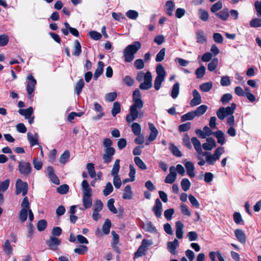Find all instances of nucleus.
Wrapping results in <instances>:
<instances>
[{
  "instance_id": "ea45409f",
  "label": "nucleus",
  "mask_w": 261,
  "mask_h": 261,
  "mask_svg": "<svg viewBox=\"0 0 261 261\" xmlns=\"http://www.w3.org/2000/svg\"><path fill=\"white\" fill-rule=\"evenodd\" d=\"M84 86V82L83 79L80 80L78 82L76 83L75 88L74 91L77 94V95H79L82 91V89Z\"/></svg>"
},
{
  "instance_id": "aec40b11",
  "label": "nucleus",
  "mask_w": 261,
  "mask_h": 261,
  "mask_svg": "<svg viewBox=\"0 0 261 261\" xmlns=\"http://www.w3.org/2000/svg\"><path fill=\"white\" fill-rule=\"evenodd\" d=\"M175 227L176 237L179 239H182L183 237V229L184 227L183 223L180 221H177L175 223Z\"/></svg>"
},
{
  "instance_id": "13d9d810",
  "label": "nucleus",
  "mask_w": 261,
  "mask_h": 261,
  "mask_svg": "<svg viewBox=\"0 0 261 261\" xmlns=\"http://www.w3.org/2000/svg\"><path fill=\"white\" fill-rule=\"evenodd\" d=\"M126 15L129 19L135 20L138 18L139 13L135 10H129L126 13Z\"/></svg>"
},
{
  "instance_id": "cd10ccee",
  "label": "nucleus",
  "mask_w": 261,
  "mask_h": 261,
  "mask_svg": "<svg viewBox=\"0 0 261 261\" xmlns=\"http://www.w3.org/2000/svg\"><path fill=\"white\" fill-rule=\"evenodd\" d=\"M235 236L238 240L242 244L246 242V236L244 232L241 229H237L234 232Z\"/></svg>"
},
{
  "instance_id": "5fc2aeb1",
  "label": "nucleus",
  "mask_w": 261,
  "mask_h": 261,
  "mask_svg": "<svg viewBox=\"0 0 261 261\" xmlns=\"http://www.w3.org/2000/svg\"><path fill=\"white\" fill-rule=\"evenodd\" d=\"M218 64V60L217 58L213 59L208 64L207 69L210 71H213L217 68Z\"/></svg>"
},
{
  "instance_id": "a878e982",
  "label": "nucleus",
  "mask_w": 261,
  "mask_h": 261,
  "mask_svg": "<svg viewBox=\"0 0 261 261\" xmlns=\"http://www.w3.org/2000/svg\"><path fill=\"white\" fill-rule=\"evenodd\" d=\"M191 142L193 145V146L198 154L203 153V151L201 148V144L200 141L196 137H192L191 138Z\"/></svg>"
},
{
  "instance_id": "69168bd1",
  "label": "nucleus",
  "mask_w": 261,
  "mask_h": 261,
  "mask_svg": "<svg viewBox=\"0 0 261 261\" xmlns=\"http://www.w3.org/2000/svg\"><path fill=\"white\" fill-rule=\"evenodd\" d=\"M4 250L9 255L12 254L13 251V248L11 245H10L9 240H6L5 241V244L4 245Z\"/></svg>"
},
{
  "instance_id": "49530a36",
  "label": "nucleus",
  "mask_w": 261,
  "mask_h": 261,
  "mask_svg": "<svg viewBox=\"0 0 261 261\" xmlns=\"http://www.w3.org/2000/svg\"><path fill=\"white\" fill-rule=\"evenodd\" d=\"M198 14L201 20L206 21L208 19L209 15L207 11L202 9L198 10Z\"/></svg>"
},
{
  "instance_id": "37998d69",
  "label": "nucleus",
  "mask_w": 261,
  "mask_h": 261,
  "mask_svg": "<svg viewBox=\"0 0 261 261\" xmlns=\"http://www.w3.org/2000/svg\"><path fill=\"white\" fill-rule=\"evenodd\" d=\"M212 83L210 82L203 83L199 86L200 90L204 92L210 91L212 88Z\"/></svg>"
},
{
  "instance_id": "473e14b6",
  "label": "nucleus",
  "mask_w": 261,
  "mask_h": 261,
  "mask_svg": "<svg viewBox=\"0 0 261 261\" xmlns=\"http://www.w3.org/2000/svg\"><path fill=\"white\" fill-rule=\"evenodd\" d=\"M179 93V84L177 82L174 84L171 89V96L172 98L175 99L177 97Z\"/></svg>"
},
{
  "instance_id": "ddd939ff",
  "label": "nucleus",
  "mask_w": 261,
  "mask_h": 261,
  "mask_svg": "<svg viewBox=\"0 0 261 261\" xmlns=\"http://www.w3.org/2000/svg\"><path fill=\"white\" fill-rule=\"evenodd\" d=\"M193 98L190 101V105L191 107H195L202 102L201 97L199 92L194 89L192 92Z\"/></svg>"
},
{
  "instance_id": "e433bc0d",
  "label": "nucleus",
  "mask_w": 261,
  "mask_h": 261,
  "mask_svg": "<svg viewBox=\"0 0 261 261\" xmlns=\"http://www.w3.org/2000/svg\"><path fill=\"white\" fill-rule=\"evenodd\" d=\"M28 210L26 208H22L19 213V219L22 222H24L28 218Z\"/></svg>"
},
{
  "instance_id": "20e7f679",
  "label": "nucleus",
  "mask_w": 261,
  "mask_h": 261,
  "mask_svg": "<svg viewBox=\"0 0 261 261\" xmlns=\"http://www.w3.org/2000/svg\"><path fill=\"white\" fill-rule=\"evenodd\" d=\"M102 144L105 147V153L102 155V159L105 164H109L112 160L113 156L115 153V149L112 147V141L109 138L105 139Z\"/></svg>"
},
{
  "instance_id": "393cba45",
  "label": "nucleus",
  "mask_w": 261,
  "mask_h": 261,
  "mask_svg": "<svg viewBox=\"0 0 261 261\" xmlns=\"http://www.w3.org/2000/svg\"><path fill=\"white\" fill-rule=\"evenodd\" d=\"M217 140L218 143L223 145L225 143V135L222 130H217L213 135Z\"/></svg>"
},
{
  "instance_id": "3c124183",
  "label": "nucleus",
  "mask_w": 261,
  "mask_h": 261,
  "mask_svg": "<svg viewBox=\"0 0 261 261\" xmlns=\"http://www.w3.org/2000/svg\"><path fill=\"white\" fill-rule=\"evenodd\" d=\"M169 149L174 155L177 157H181L182 156L181 151L174 144H170Z\"/></svg>"
},
{
  "instance_id": "2f4dec72",
  "label": "nucleus",
  "mask_w": 261,
  "mask_h": 261,
  "mask_svg": "<svg viewBox=\"0 0 261 261\" xmlns=\"http://www.w3.org/2000/svg\"><path fill=\"white\" fill-rule=\"evenodd\" d=\"M196 36L197 42L198 43H203L206 40V36L204 35V33L201 30H199L197 31V32L196 33Z\"/></svg>"
},
{
  "instance_id": "e2e57ef3",
  "label": "nucleus",
  "mask_w": 261,
  "mask_h": 261,
  "mask_svg": "<svg viewBox=\"0 0 261 261\" xmlns=\"http://www.w3.org/2000/svg\"><path fill=\"white\" fill-rule=\"evenodd\" d=\"M10 185V180L7 179L4 181L0 182V192L6 191L9 188Z\"/></svg>"
},
{
  "instance_id": "338daca9",
  "label": "nucleus",
  "mask_w": 261,
  "mask_h": 261,
  "mask_svg": "<svg viewBox=\"0 0 261 261\" xmlns=\"http://www.w3.org/2000/svg\"><path fill=\"white\" fill-rule=\"evenodd\" d=\"M46 226L47 222L45 220H40L37 223V229L39 231L44 230L46 228Z\"/></svg>"
},
{
  "instance_id": "bf43d9fd",
  "label": "nucleus",
  "mask_w": 261,
  "mask_h": 261,
  "mask_svg": "<svg viewBox=\"0 0 261 261\" xmlns=\"http://www.w3.org/2000/svg\"><path fill=\"white\" fill-rule=\"evenodd\" d=\"M144 229L145 231L149 232H155L156 231L155 227L150 221L146 223L144 226Z\"/></svg>"
},
{
  "instance_id": "4468645a",
  "label": "nucleus",
  "mask_w": 261,
  "mask_h": 261,
  "mask_svg": "<svg viewBox=\"0 0 261 261\" xmlns=\"http://www.w3.org/2000/svg\"><path fill=\"white\" fill-rule=\"evenodd\" d=\"M169 173L167 175L165 182L167 184H172L175 181L176 178V172L174 166H171L169 168Z\"/></svg>"
},
{
  "instance_id": "f257e3e1",
  "label": "nucleus",
  "mask_w": 261,
  "mask_h": 261,
  "mask_svg": "<svg viewBox=\"0 0 261 261\" xmlns=\"http://www.w3.org/2000/svg\"><path fill=\"white\" fill-rule=\"evenodd\" d=\"M133 104L130 108V113L126 116V121L130 123L135 120L138 117H142L143 113L141 112L143 107V101L141 99L140 92L138 89L135 90L133 94Z\"/></svg>"
},
{
  "instance_id": "412c9836",
  "label": "nucleus",
  "mask_w": 261,
  "mask_h": 261,
  "mask_svg": "<svg viewBox=\"0 0 261 261\" xmlns=\"http://www.w3.org/2000/svg\"><path fill=\"white\" fill-rule=\"evenodd\" d=\"M82 187L83 190V196H92V191L87 180H83Z\"/></svg>"
},
{
  "instance_id": "6e6d98bb",
  "label": "nucleus",
  "mask_w": 261,
  "mask_h": 261,
  "mask_svg": "<svg viewBox=\"0 0 261 261\" xmlns=\"http://www.w3.org/2000/svg\"><path fill=\"white\" fill-rule=\"evenodd\" d=\"M113 190V187L112 184L110 182H108L103 190V194L105 196H107L112 192Z\"/></svg>"
},
{
  "instance_id": "603ef678",
  "label": "nucleus",
  "mask_w": 261,
  "mask_h": 261,
  "mask_svg": "<svg viewBox=\"0 0 261 261\" xmlns=\"http://www.w3.org/2000/svg\"><path fill=\"white\" fill-rule=\"evenodd\" d=\"M82 51L81 45L77 40L74 42V47L73 55L75 56H79Z\"/></svg>"
},
{
  "instance_id": "58836bf2",
  "label": "nucleus",
  "mask_w": 261,
  "mask_h": 261,
  "mask_svg": "<svg viewBox=\"0 0 261 261\" xmlns=\"http://www.w3.org/2000/svg\"><path fill=\"white\" fill-rule=\"evenodd\" d=\"M86 168L91 178L95 177L96 174L94 169V164L93 163H88L86 165Z\"/></svg>"
},
{
  "instance_id": "c756f323",
  "label": "nucleus",
  "mask_w": 261,
  "mask_h": 261,
  "mask_svg": "<svg viewBox=\"0 0 261 261\" xmlns=\"http://www.w3.org/2000/svg\"><path fill=\"white\" fill-rule=\"evenodd\" d=\"M133 198V192L132 187L130 185H127L124 190V193L122 195L123 199H131Z\"/></svg>"
},
{
  "instance_id": "09e8293b",
  "label": "nucleus",
  "mask_w": 261,
  "mask_h": 261,
  "mask_svg": "<svg viewBox=\"0 0 261 261\" xmlns=\"http://www.w3.org/2000/svg\"><path fill=\"white\" fill-rule=\"evenodd\" d=\"M181 186L184 191H187L190 188L191 182L188 178H183L181 181Z\"/></svg>"
},
{
  "instance_id": "4d7b16f0",
  "label": "nucleus",
  "mask_w": 261,
  "mask_h": 261,
  "mask_svg": "<svg viewBox=\"0 0 261 261\" xmlns=\"http://www.w3.org/2000/svg\"><path fill=\"white\" fill-rule=\"evenodd\" d=\"M205 72V68L202 65L198 68L195 71V74L197 79H200L203 76Z\"/></svg>"
},
{
  "instance_id": "a211bd4d",
  "label": "nucleus",
  "mask_w": 261,
  "mask_h": 261,
  "mask_svg": "<svg viewBox=\"0 0 261 261\" xmlns=\"http://www.w3.org/2000/svg\"><path fill=\"white\" fill-rule=\"evenodd\" d=\"M184 165L187 170V174L190 177H194L195 176L194 164L191 162L185 161L184 162Z\"/></svg>"
},
{
  "instance_id": "dca6fc26",
  "label": "nucleus",
  "mask_w": 261,
  "mask_h": 261,
  "mask_svg": "<svg viewBox=\"0 0 261 261\" xmlns=\"http://www.w3.org/2000/svg\"><path fill=\"white\" fill-rule=\"evenodd\" d=\"M215 140L211 137L206 139V142L202 144V147L205 150H211L213 148L216 146Z\"/></svg>"
},
{
  "instance_id": "f03ea898",
  "label": "nucleus",
  "mask_w": 261,
  "mask_h": 261,
  "mask_svg": "<svg viewBox=\"0 0 261 261\" xmlns=\"http://www.w3.org/2000/svg\"><path fill=\"white\" fill-rule=\"evenodd\" d=\"M141 44L139 41H135L132 44L127 45L123 51V56L126 62H132L134 58L135 55L141 48Z\"/></svg>"
},
{
  "instance_id": "79ce46f5",
  "label": "nucleus",
  "mask_w": 261,
  "mask_h": 261,
  "mask_svg": "<svg viewBox=\"0 0 261 261\" xmlns=\"http://www.w3.org/2000/svg\"><path fill=\"white\" fill-rule=\"evenodd\" d=\"M103 206V204L100 200H96L93 205V212H100L102 210Z\"/></svg>"
},
{
  "instance_id": "f8f14e48",
  "label": "nucleus",
  "mask_w": 261,
  "mask_h": 261,
  "mask_svg": "<svg viewBox=\"0 0 261 261\" xmlns=\"http://www.w3.org/2000/svg\"><path fill=\"white\" fill-rule=\"evenodd\" d=\"M60 243V240L53 236L50 237L49 239L46 242V244L49 249L53 250H56Z\"/></svg>"
},
{
  "instance_id": "8fccbe9b",
  "label": "nucleus",
  "mask_w": 261,
  "mask_h": 261,
  "mask_svg": "<svg viewBox=\"0 0 261 261\" xmlns=\"http://www.w3.org/2000/svg\"><path fill=\"white\" fill-rule=\"evenodd\" d=\"M132 130L135 135H140L141 132V127L140 125L138 123H133L132 125Z\"/></svg>"
},
{
  "instance_id": "c85d7f7f",
  "label": "nucleus",
  "mask_w": 261,
  "mask_h": 261,
  "mask_svg": "<svg viewBox=\"0 0 261 261\" xmlns=\"http://www.w3.org/2000/svg\"><path fill=\"white\" fill-rule=\"evenodd\" d=\"M92 196H83L82 202L85 209L90 208L92 205Z\"/></svg>"
},
{
  "instance_id": "6ab92c4d",
  "label": "nucleus",
  "mask_w": 261,
  "mask_h": 261,
  "mask_svg": "<svg viewBox=\"0 0 261 261\" xmlns=\"http://www.w3.org/2000/svg\"><path fill=\"white\" fill-rule=\"evenodd\" d=\"M148 125L151 132L148 136V140L149 141L152 142L156 139L158 134V130L152 123H149Z\"/></svg>"
},
{
  "instance_id": "f3484780",
  "label": "nucleus",
  "mask_w": 261,
  "mask_h": 261,
  "mask_svg": "<svg viewBox=\"0 0 261 261\" xmlns=\"http://www.w3.org/2000/svg\"><path fill=\"white\" fill-rule=\"evenodd\" d=\"M112 234L113 236L112 242L111 243L112 247L115 251L120 253V249L118 246V244L119 241V236L114 231L112 232Z\"/></svg>"
},
{
  "instance_id": "bb28decb",
  "label": "nucleus",
  "mask_w": 261,
  "mask_h": 261,
  "mask_svg": "<svg viewBox=\"0 0 261 261\" xmlns=\"http://www.w3.org/2000/svg\"><path fill=\"white\" fill-rule=\"evenodd\" d=\"M27 137L31 146L38 144V135L37 134L35 133L33 134L29 132L27 134Z\"/></svg>"
},
{
  "instance_id": "7ed1b4c3",
  "label": "nucleus",
  "mask_w": 261,
  "mask_h": 261,
  "mask_svg": "<svg viewBox=\"0 0 261 261\" xmlns=\"http://www.w3.org/2000/svg\"><path fill=\"white\" fill-rule=\"evenodd\" d=\"M136 80L141 83L139 88L142 90H148L151 88L152 75L150 71L146 72V73L143 71H140L137 73Z\"/></svg>"
},
{
  "instance_id": "de8ad7c7",
  "label": "nucleus",
  "mask_w": 261,
  "mask_h": 261,
  "mask_svg": "<svg viewBox=\"0 0 261 261\" xmlns=\"http://www.w3.org/2000/svg\"><path fill=\"white\" fill-rule=\"evenodd\" d=\"M114 199L113 198L110 199L107 202V206L109 210L113 214H116L117 213V210L115 207L114 203Z\"/></svg>"
},
{
  "instance_id": "864d4df0",
  "label": "nucleus",
  "mask_w": 261,
  "mask_h": 261,
  "mask_svg": "<svg viewBox=\"0 0 261 261\" xmlns=\"http://www.w3.org/2000/svg\"><path fill=\"white\" fill-rule=\"evenodd\" d=\"M70 157V152L68 150H65L63 153L61 155L59 161L62 164H65L68 160Z\"/></svg>"
},
{
  "instance_id": "9b49d317",
  "label": "nucleus",
  "mask_w": 261,
  "mask_h": 261,
  "mask_svg": "<svg viewBox=\"0 0 261 261\" xmlns=\"http://www.w3.org/2000/svg\"><path fill=\"white\" fill-rule=\"evenodd\" d=\"M36 83V80L32 75H30L27 77V90L28 95L30 98L32 97V94L35 90Z\"/></svg>"
},
{
  "instance_id": "a19ab883",
  "label": "nucleus",
  "mask_w": 261,
  "mask_h": 261,
  "mask_svg": "<svg viewBox=\"0 0 261 261\" xmlns=\"http://www.w3.org/2000/svg\"><path fill=\"white\" fill-rule=\"evenodd\" d=\"M120 160L117 159L115 160L114 164L113 166V168L111 170V175H118V173L120 170Z\"/></svg>"
},
{
  "instance_id": "0e129e2a",
  "label": "nucleus",
  "mask_w": 261,
  "mask_h": 261,
  "mask_svg": "<svg viewBox=\"0 0 261 261\" xmlns=\"http://www.w3.org/2000/svg\"><path fill=\"white\" fill-rule=\"evenodd\" d=\"M232 98V96L230 93H226L221 97V101L223 103L224 105H226L228 103Z\"/></svg>"
},
{
  "instance_id": "c03bdc74",
  "label": "nucleus",
  "mask_w": 261,
  "mask_h": 261,
  "mask_svg": "<svg viewBox=\"0 0 261 261\" xmlns=\"http://www.w3.org/2000/svg\"><path fill=\"white\" fill-rule=\"evenodd\" d=\"M134 162L136 165L142 170H146L147 167L143 161L138 156L134 158Z\"/></svg>"
},
{
  "instance_id": "4be33fe9",
  "label": "nucleus",
  "mask_w": 261,
  "mask_h": 261,
  "mask_svg": "<svg viewBox=\"0 0 261 261\" xmlns=\"http://www.w3.org/2000/svg\"><path fill=\"white\" fill-rule=\"evenodd\" d=\"M105 64L102 61H99L97 64V67L94 73V79L97 80L98 78L102 74Z\"/></svg>"
},
{
  "instance_id": "4c0bfd02",
  "label": "nucleus",
  "mask_w": 261,
  "mask_h": 261,
  "mask_svg": "<svg viewBox=\"0 0 261 261\" xmlns=\"http://www.w3.org/2000/svg\"><path fill=\"white\" fill-rule=\"evenodd\" d=\"M196 117L194 111L187 113L181 117V121L184 122L187 120H191Z\"/></svg>"
},
{
  "instance_id": "6e6552de",
  "label": "nucleus",
  "mask_w": 261,
  "mask_h": 261,
  "mask_svg": "<svg viewBox=\"0 0 261 261\" xmlns=\"http://www.w3.org/2000/svg\"><path fill=\"white\" fill-rule=\"evenodd\" d=\"M15 194L19 195L22 193L23 196H25L28 191V184L27 182H23L21 179H17L15 184Z\"/></svg>"
},
{
  "instance_id": "423d86ee",
  "label": "nucleus",
  "mask_w": 261,
  "mask_h": 261,
  "mask_svg": "<svg viewBox=\"0 0 261 261\" xmlns=\"http://www.w3.org/2000/svg\"><path fill=\"white\" fill-rule=\"evenodd\" d=\"M224 152V147H218L215 150V153L213 154H211L208 152H203L202 154L203 156H205L207 163L209 165H213L220 159L221 154Z\"/></svg>"
},
{
  "instance_id": "774afa93",
  "label": "nucleus",
  "mask_w": 261,
  "mask_h": 261,
  "mask_svg": "<svg viewBox=\"0 0 261 261\" xmlns=\"http://www.w3.org/2000/svg\"><path fill=\"white\" fill-rule=\"evenodd\" d=\"M250 25L252 28H258L261 27V19L255 18L250 22Z\"/></svg>"
},
{
  "instance_id": "39448f33",
  "label": "nucleus",
  "mask_w": 261,
  "mask_h": 261,
  "mask_svg": "<svg viewBox=\"0 0 261 261\" xmlns=\"http://www.w3.org/2000/svg\"><path fill=\"white\" fill-rule=\"evenodd\" d=\"M237 105L234 103H232L230 106L226 108L221 107L216 112V115L218 118L221 120H223L226 117L230 116H233V114Z\"/></svg>"
},
{
  "instance_id": "c9c22d12",
  "label": "nucleus",
  "mask_w": 261,
  "mask_h": 261,
  "mask_svg": "<svg viewBox=\"0 0 261 261\" xmlns=\"http://www.w3.org/2000/svg\"><path fill=\"white\" fill-rule=\"evenodd\" d=\"M121 111V106L119 102L116 101L113 103L111 113L113 116L115 117Z\"/></svg>"
},
{
  "instance_id": "b1692460",
  "label": "nucleus",
  "mask_w": 261,
  "mask_h": 261,
  "mask_svg": "<svg viewBox=\"0 0 261 261\" xmlns=\"http://www.w3.org/2000/svg\"><path fill=\"white\" fill-rule=\"evenodd\" d=\"M175 8V4L171 1H168L165 3V12L166 14L171 16L173 15V12Z\"/></svg>"
},
{
  "instance_id": "0eeeda50",
  "label": "nucleus",
  "mask_w": 261,
  "mask_h": 261,
  "mask_svg": "<svg viewBox=\"0 0 261 261\" xmlns=\"http://www.w3.org/2000/svg\"><path fill=\"white\" fill-rule=\"evenodd\" d=\"M156 76L154 82V87L156 90H159L164 81L166 76V72L164 67L161 64H159L156 68Z\"/></svg>"
},
{
  "instance_id": "2eb2a0df",
  "label": "nucleus",
  "mask_w": 261,
  "mask_h": 261,
  "mask_svg": "<svg viewBox=\"0 0 261 261\" xmlns=\"http://www.w3.org/2000/svg\"><path fill=\"white\" fill-rule=\"evenodd\" d=\"M162 203L159 198L156 199L155 205L152 207V211L154 213L155 216L160 218L162 215Z\"/></svg>"
},
{
  "instance_id": "052dcab7",
  "label": "nucleus",
  "mask_w": 261,
  "mask_h": 261,
  "mask_svg": "<svg viewBox=\"0 0 261 261\" xmlns=\"http://www.w3.org/2000/svg\"><path fill=\"white\" fill-rule=\"evenodd\" d=\"M222 8V3L220 1H218L212 6L211 11L213 13H216L219 10L221 9Z\"/></svg>"
},
{
  "instance_id": "f704fd0d",
  "label": "nucleus",
  "mask_w": 261,
  "mask_h": 261,
  "mask_svg": "<svg viewBox=\"0 0 261 261\" xmlns=\"http://www.w3.org/2000/svg\"><path fill=\"white\" fill-rule=\"evenodd\" d=\"M18 112L21 115L24 116L25 118L28 119L32 114L33 109L32 107H30L27 109H19Z\"/></svg>"
},
{
  "instance_id": "a18cd8bd",
  "label": "nucleus",
  "mask_w": 261,
  "mask_h": 261,
  "mask_svg": "<svg viewBox=\"0 0 261 261\" xmlns=\"http://www.w3.org/2000/svg\"><path fill=\"white\" fill-rule=\"evenodd\" d=\"M111 226V221L108 219H106L103 225H102L103 232L106 234L109 233L110 231Z\"/></svg>"
},
{
  "instance_id": "1a4fd4ad",
  "label": "nucleus",
  "mask_w": 261,
  "mask_h": 261,
  "mask_svg": "<svg viewBox=\"0 0 261 261\" xmlns=\"http://www.w3.org/2000/svg\"><path fill=\"white\" fill-rule=\"evenodd\" d=\"M18 169L20 173L25 176L30 175L32 171L31 164L24 161L19 162Z\"/></svg>"
},
{
  "instance_id": "9d476101",
  "label": "nucleus",
  "mask_w": 261,
  "mask_h": 261,
  "mask_svg": "<svg viewBox=\"0 0 261 261\" xmlns=\"http://www.w3.org/2000/svg\"><path fill=\"white\" fill-rule=\"evenodd\" d=\"M227 124L229 126V127L227 130V134L230 137H234L236 136L237 133L234 129V126L236 125L234 122V116H230L226 119Z\"/></svg>"
},
{
  "instance_id": "680f3d73",
  "label": "nucleus",
  "mask_w": 261,
  "mask_h": 261,
  "mask_svg": "<svg viewBox=\"0 0 261 261\" xmlns=\"http://www.w3.org/2000/svg\"><path fill=\"white\" fill-rule=\"evenodd\" d=\"M165 56V48H163L158 53L156 56L155 61L158 62L162 61L164 59Z\"/></svg>"
},
{
  "instance_id": "72a5a7b5",
  "label": "nucleus",
  "mask_w": 261,
  "mask_h": 261,
  "mask_svg": "<svg viewBox=\"0 0 261 261\" xmlns=\"http://www.w3.org/2000/svg\"><path fill=\"white\" fill-rule=\"evenodd\" d=\"M207 107L204 105L199 106L195 111H194L196 117H199L203 115L207 110Z\"/></svg>"
},
{
  "instance_id": "7c9ffc66",
  "label": "nucleus",
  "mask_w": 261,
  "mask_h": 261,
  "mask_svg": "<svg viewBox=\"0 0 261 261\" xmlns=\"http://www.w3.org/2000/svg\"><path fill=\"white\" fill-rule=\"evenodd\" d=\"M216 16L223 21H226L229 17V12L227 9H224L222 11L215 13Z\"/></svg>"
},
{
  "instance_id": "5701e85b",
  "label": "nucleus",
  "mask_w": 261,
  "mask_h": 261,
  "mask_svg": "<svg viewBox=\"0 0 261 261\" xmlns=\"http://www.w3.org/2000/svg\"><path fill=\"white\" fill-rule=\"evenodd\" d=\"M178 241L175 239L173 242H169L167 243V249L172 254L176 253V249L178 246Z\"/></svg>"
}]
</instances>
